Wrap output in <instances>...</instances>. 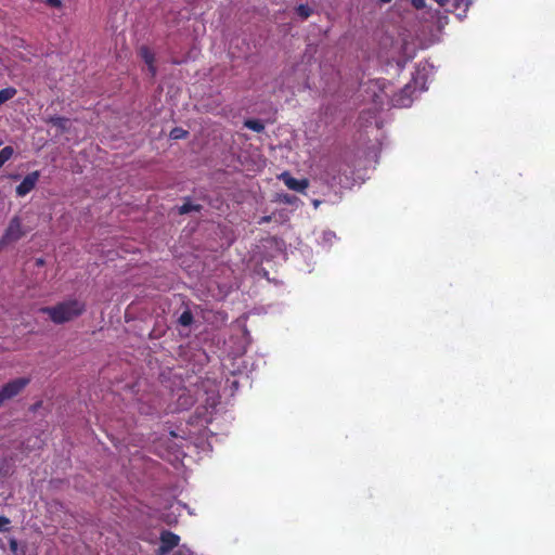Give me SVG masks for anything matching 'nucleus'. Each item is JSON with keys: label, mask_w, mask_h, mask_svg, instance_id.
<instances>
[{"label": "nucleus", "mask_w": 555, "mask_h": 555, "mask_svg": "<svg viewBox=\"0 0 555 555\" xmlns=\"http://www.w3.org/2000/svg\"><path fill=\"white\" fill-rule=\"evenodd\" d=\"M86 310L83 300L69 298L52 307H42L39 311L47 314L54 324H64L79 318Z\"/></svg>", "instance_id": "f257e3e1"}, {"label": "nucleus", "mask_w": 555, "mask_h": 555, "mask_svg": "<svg viewBox=\"0 0 555 555\" xmlns=\"http://www.w3.org/2000/svg\"><path fill=\"white\" fill-rule=\"evenodd\" d=\"M27 231L23 228V222L20 216H14L9 221L4 233L0 237V244L4 247L9 244L20 241L26 235Z\"/></svg>", "instance_id": "f03ea898"}, {"label": "nucleus", "mask_w": 555, "mask_h": 555, "mask_svg": "<svg viewBox=\"0 0 555 555\" xmlns=\"http://www.w3.org/2000/svg\"><path fill=\"white\" fill-rule=\"evenodd\" d=\"M30 383L29 377H18L10 380L0 389V406L8 400L20 395Z\"/></svg>", "instance_id": "7ed1b4c3"}, {"label": "nucleus", "mask_w": 555, "mask_h": 555, "mask_svg": "<svg viewBox=\"0 0 555 555\" xmlns=\"http://www.w3.org/2000/svg\"><path fill=\"white\" fill-rule=\"evenodd\" d=\"M446 11L455 14L462 18L466 16L473 0H435Z\"/></svg>", "instance_id": "20e7f679"}, {"label": "nucleus", "mask_w": 555, "mask_h": 555, "mask_svg": "<svg viewBox=\"0 0 555 555\" xmlns=\"http://www.w3.org/2000/svg\"><path fill=\"white\" fill-rule=\"evenodd\" d=\"M160 545L157 555H166L171 552L180 542V537L169 530H164L159 537Z\"/></svg>", "instance_id": "39448f33"}, {"label": "nucleus", "mask_w": 555, "mask_h": 555, "mask_svg": "<svg viewBox=\"0 0 555 555\" xmlns=\"http://www.w3.org/2000/svg\"><path fill=\"white\" fill-rule=\"evenodd\" d=\"M340 170H341V164L337 160L331 162L326 165L324 172H323V179L325 182L333 186L341 185L343 181L340 178Z\"/></svg>", "instance_id": "423d86ee"}, {"label": "nucleus", "mask_w": 555, "mask_h": 555, "mask_svg": "<svg viewBox=\"0 0 555 555\" xmlns=\"http://www.w3.org/2000/svg\"><path fill=\"white\" fill-rule=\"evenodd\" d=\"M39 177H40V173L38 170L28 173L22 180V182L16 186L17 196L23 197V196L27 195L29 192H31L37 184Z\"/></svg>", "instance_id": "0eeeda50"}, {"label": "nucleus", "mask_w": 555, "mask_h": 555, "mask_svg": "<svg viewBox=\"0 0 555 555\" xmlns=\"http://www.w3.org/2000/svg\"><path fill=\"white\" fill-rule=\"evenodd\" d=\"M140 57L147 65L151 77H155L157 68L155 66V54L147 46H141L138 51Z\"/></svg>", "instance_id": "6e6552de"}, {"label": "nucleus", "mask_w": 555, "mask_h": 555, "mask_svg": "<svg viewBox=\"0 0 555 555\" xmlns=\"http://www.w3.org/2000/svg\"><path fill=\"white\" fill-rule=\"evenodd\" d=\"M282 179L289 190L296 192H304L309 185V181L307 179L298 180L292 177L288 172H284L282 175Z\"/></svg>", "instance_id": "1a4fd4ad"}, {"label": "nucleus", "mask_w": 555, "mask_h": 555, "mask_svg": "<svg viewBox=\"0 0 555 555\" xmlns=\"http://www.w3.org/2000/svg\"><path fill=\"white\" fill-rule=\"evenodd\" d=\"M68 118L62 116H51L48 119V124L56 127L61 132H66L68 130Z\"/></svg>", "instance_id": "9d476101"}, {"label": "nucleus", "mask_w": 555, "mask_h": 555, "mask_svg": "<svg viewBox=\"0 0 555 555\" xmlns=\"http://www.w3.org/2000/svg\"><path fill=\"white\" fill-rule=\"evenodd\" d=\"M17 93V90L14 87H7L0 90V106L5 102L13 99Z\"/></svg>", "instance_id": "9b49d317"}, {"label": "nucleus", "mask_w": 555, "mask_h": 555, "mask_svg": "<svg viewBox=\"0 0 555 555\" xmlns=\"http://www.w3.org/2000/svg\"><path fill=\"white\" fill-rule=\"evenodd\" d=\"M244 127L258 133L264 130V125L260 119H246L244 121Z\"/></svg>", "instance_id": "f8f14e48"}, {"label": "nucleus", "mask_w": 555, "mask_h": 555, "mask_svg": "<svg viewBox=\"0 0 555 555\" xmlns=\"http://www.w3.org/2000/svg\"><path fill=\"white\" fill-rule=\"evenodd\" d=\"M194 321V317H193V313L191 310L186 309L184 310L179 319H178V323L181 325V326H184V327H188L190 326Z\"/></svg>", "instance_id": "ddd939ff"}, {"label": "nucleus", "mask_w": 555, "mask_h": 555, "mask_svg": "<svg viewBox=\"0 0 555 555\" xmlns=\"http://www.w3.org/2000/svg\"><path fill=\"white\" fill-rule=\"evenodd\" d=\"M201 209H202V205L193 204L191 202H185V203H183L179 207V214L180 215H185V214H189L191 211H201Z\"/></svg>", "instance_id": "4468645a"}, {"label": "nucleus", "mask_w": 555, "mask_h": 555, "mask_svg": "<svg viewBox=\"0 0 555 555\" xmlns=\"http://www.w3.org/2000/svg\"><path fill=\"white\" fill-rule=\"evenodd\" d=\"M14 154V149L10 145L4 146L0 151V168L9 160Z\"/></svg>", "instance_id": "2eb2a0df"}, {"label": "nucleus", "mask_w": 555, "mask_h": 555, "mask_svg": "<svg viewBox=\"0 0 555 555\" xmlns=\"http://www.w3.org/2000/svg\"><path fill=\"white\" fill-rule=\"evenodd\" d=\"M296 12L298 16H300L302 20L308 18L313 10L308 4H299L296 9Z\"/></svg>", "instance_id": "dca6fc26"}, {"label": "nucleus", "mask_w": 555, "mask_h": 555, "mask_svg": "<svg viewBox=\"0 0 555 555\" xmlns=\"http://www.w3.org/2000/svg\"><path fill=\"white\" fill-rule=\"evenodd\" d=\"M189 132L180 127H176L170 131V138L173 140L184 139Z\"/></svg>", "instance_id": "f3484780"}, {"label": "nucleus", "mask_w": 555, "mask_h": 555, "mask_svg": "<svg viewBox=\"0 0 555 555\" xmlns=\"http://www.w3.org/2000/svg\"><path fill=\"white\" fill-rule=\"evenodd\" d=\"M44 1L49 7L55 8V9H60L63 5L62 0H44Z\"/></svg>", "instance_id": "a211bd4d"}, {"label": "nucleus", "mask_w": 555, "mask_h": 555, "mask_svg": "<svg viewBox=\"0 0 555 555\" xmlns=\"http://www.w3.org/2000/svg\"><path fill=\"white\" fill-rule=\"evenodd\" d=\"M173 555H193V553L191 552V550L186 548V547H180L178 548Z\"/></svg>", "instance_id": "6ab92c4d"}, {"label": "nucleus", "mask_w": 555, "mask_h": 555, "mask_svg": "<svg viewBox=\"0 0 555 555\" xmlns=\"http://www.w3.org/2000/svg\"><path fill=\"white\" fill-rule=\"evenodd\" d=\"M412 4L415 9L420 10L426 7V0H412Z\"/></svg>", "instance_id": "aec40b11"}, {"label": "nucleus", "mask_w": 555, "mask_h": 555, "mask_svg": "<svg viewBox=\"0 0 555 555\" xmlns=\"http://www.w3.org/2000/svg\"><path fill=\"white\" fill-rule=\"evenodd\" d=\"M10 520L7 517L0 516V531H2L4 526H7Z\"/></svg>", "instance_id": "412c9836"}, {"label": "nucleus", "mask_w": 555, "mask_h": 555, "mask_svg": "<svg viewBox=\"0 0 555 555\" xmlns=\"http://www.w3.org/2000/svg\"><path fill=\"white\" fill-rule=\"evenodd\" d=\"M272 220V216H263L258 220V224L269 223Z\"/></svg>", "instance_id": "4be33fe9"}, {"label": "nucleus", "mask_w": 555, "mask_h": 555, "mask_svg": "<svg viewBox=\"0 0 555 555\" xmlns=\"http://www.w3.org/2000/svg\"><path fill=\"white\" fill-rule=\"evenodd\" d=\"M46 263L44 259L43 258H37L36 261H35V264L37 267H43Z\"/></svg>", "instance_id": "5701e85b"}, {"label": "nucleus", "mask_w": 555, "mask_h": 555, "mask_svg": "<svg viewBox=\"0 0 555 555\" xmlns=\"http://www.w3.org/2000/svg\"><path fill=\"white\" fill-rule=\"evenodd\" d=\"M380 3H389L391 0H379Z\"/></svg>", "instance_id": "b1692460"}, {"label": "nucleus", "mask_w": 555, "mask_h": 555, "mask_svg": "<svg viewBox=\"0 0 555 555\" xmlns=\"http://www.w3.org/2000/svg\"><path fill=\"white\" fill-rule=\"evenodd\" d=\"M319 204H320V202H319V201H314V202H313V205H314L315 207H318V206H319Z\"/></svg>", "instance_id": "393cba45"}, {"label": "nucleus", "mask_w": 555, "mask_h": 555, "mask_svg": "<svg viewBox=\"0 0 555 555\" xmlns=\"http://www.w3.org/2000/svg\"><path fill=\"white\" fill-rule=\"evenodd\" d=\"M4 248V246L2 244H0V251Z\"/></svg>", "instance_id": "a878e982"}]
</instances>
